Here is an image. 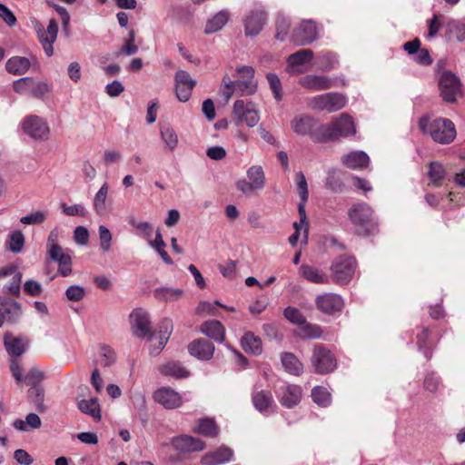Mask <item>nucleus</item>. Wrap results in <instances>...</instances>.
<instances>
[{
  "mask_svg": "<svg viewBox=\"0 0 465 465\" xmlns=\"http://www.w3.org/2000/svg\"><path fill=\"white\" fill-rule=\"evenodd\" d=\"M172 328L173 324L171 321L163 322L159 326V331L157 333H152L148 337L152 342H154L150 348V354L152 356H157L164 348L170 338Z\"/></svg>",
  "mask_w": 465,
  "mask_h": 465,
  "instance_id": "aec40b11",
  "label": "nucleus"
},
{
  "mask_svg": "<svg viewBox=\"0 0 465 465\" xmlns=\"http://www.w3.org/2000/svg\"><path fill=\"white\" fill-rule=\"evenodd\" d=\"M312 398L313 401L321 407H327L331 401V393L326 388L322 386H316L312 389Z\"/></svg>",
  "mask_w": 465,
  "mask_h": 465,
  "instance_id": "49530a36",
  "label": "nucleus"
},
{
  "mask_svg": "<svg viewBox=\"0 0 465 465\" xmlns=\"http://www.w3.org/2000/svg\"><path fill=\"white\" fill-rule=\"evenodd\" d=\"M7 249L13 253L22 252L25 245V236L20 231L12 232L6 241Z\"/></svg>",
  "mask_w": 465,
  "mask_h": 465,
  "instance_id": "a18cd8bd",
  "label": "nucleus"
},
{
  "mask_svg": "<svg viewBox=\"0 0 465 465\" xmlns=\"http://www.w3.org/2000/svg\"><path fill=\"white\" fill-rule=\"evenodd\" d=\"M326 186L333 192L341 190L342 183L340 179V173L338 171L333 170L329 172L326 180Z\"/></svg>",
  "mask_w": 465,
  "mask_h": 465,
  "instance_id": "052dcab7",
  "label": "nucleus"
},
{
  "mask_svg": "<svg viewBox=\"0 0 465 465\" xmlns=\"http://www.w3.org/2000/svg\"><path fill=\"white\" fill-rule=\"evenodd\" d=\"M241 345L246 352L253 355H259L262 351V341L252 332H247L241 340Z\"/></svg>",
  "mask_w": 465,
  "mask_h": 465,
  "instance_id": "72a5a7b5",
  "label": "nucleus"
},
{
  "mask_svg": "<svg viewBox=\"0 0 465 465\" xmlns=\"http://www.w3.org/2000/svg\"><path fill=\"white\" fill-rule=\"evenodd\" d=\"M22 128L28 136L35 140H47L50 133L46 121L37 115L27 116L22 124Z\"/></svg>",
  "mask_w": 465,
  "mask_h": 465,
  "instance_id": "9d476101",
  "label": "nucleus"
},
{
  "mask_svg": "<svg viewBox=\"0 0 465 465\" xmlns=\"http://www.w3.org/2000/svg\"><path fill=\"white\" fill-rule=\"evenodd\" d=\"M284 317L292 323L303 325L306 322V318L303 314L294 307H287L283 312Z\"/></svg>",
  "mask_w": 465,
  "mask_h": 465,
  "instance_id": "6e6d98bb",
  "label": "nucleus"
},
{
  "mask_svg": "<svg viewBox=\"0 0 465 465\" xmlns=\"http://www.w3.org/2000/svg\"><path fill=\"white\" fill-rule=\"evenodd\" d=\"M161 137L165 143L166 146L173 151L174 149V139L173 129L163 124H160Z\"/></svg>",
  "mask_w": 465,
  "mask_h": 465,
  "instance_id": "338daca9",
  "label": "nucleus"
},
{
  "mask_svg": "<svg viewBox=\"0 0 465 465\" xmlns=\"http://www.w3.org/2000/svg\"><path fill=\"white\" fill-rule=\"evenodd\" d=\"M419 127L423 134H429L439 143H449L456 137L454 124L449 119L438 118L430 121L424 116L419 121Z\"/></svg>",
  "mask_w": 465,
  "mask_h": 465,
  "instance_id": "f03ea898",
  "label": "nucleus"
},
{
  "mask_svg": "<svg viewBox=\"0 0 465 465\" xmlns=\"http://www.w3.org/2000/svg\"><path fill=\"white\" fill-rule=\"evenodd\" d=\"M317 34L315 23L304 20L294 29L291 39L296 45H307L317 38Z\"/></svg>",
  "mask_w": 465,
  "mask_h": 465,
  "instance_id": "dca6fc26",
  "label": "nucleus"
},
{
  "mask_svg": "<svg viewBox=\"0 0 465 465\" xmlns=\"http://www.w3.org/2000/svg\"><path fill=\"white\" fill-rule=\"evenodd\" d=\"M315 304L322 312L333 314L342 309L344 302L340 295L329 292L318 295L315 299Z\"/></svg>",
  "mask_w": 465,
  "mask_h": 465,
  "instance_id": "a211bd4d",
  "label": "nucleus"
},
{
  "mask_svg": "<svg viewBox=\"0 0 465 465\" xmlns=\"http://www.w3.org/2000/svg\"><path fill=\"white\" fill-rule=\"evenodd\" d=\"M32 77H22L13 83V89L19 94H30L32 91Z\"/></svg>",
  "mask_w": 465,
  "mask_h": 465,
  "instance_id": "603ef678",
  "label": "nucleus"
},
{
  "mask_svg": "<svg viewBox=\"0 0 465 465\" xmlns=\"http://www.w3.org/2000/svg\"><path fill=\"white\" fill-rule=\"evenodd\" d=\"M236 79L232 80L236 85V93L241 95H251L256 92L257 84L254 81V69L243 65L236 69Z\"/></svg>",
  "mask_w": 465,
  "mask_h": 465,
  "instance_id": "6e6552de",
  "label": "nucleus"
},
{
  "mask_svg": "<svg viewBox=\"0 0 465 465\" xmlns=\"http://www.w3.org/2000/svg\"><path fill=\"white\" fill-rule=\"evenodd\" d=\"M346 104V97L335 92L317 94L306 99V104L309 109L330 114L341 110L345 107Z\"/></svg>",
  "mask_w": 465,
  "mask_h": 465,
  "instance_id": "7ed1b4c3",
  "label": "nucleus"
},
{
  "mask_svg": "<svg viewBox=\"0 0 465 465\" xmlns=\"http://www.w3.org/2000/svg\"><path fill=\"white\" fill-rule=\"evenodd\" d=\"M234 93H236L235 83L232 82L227 74H225L220 87V94L223 98L224 102L227 103Z\"/></svg>",
  "mask_w": 465,
  "mask_h": 465,
  "instance_id": "09e8293b",
  "label": "nucleus"
},
{
  "mask_svg": "<svg viewBox=\"0 0 465 465\" xmlns=\"http://www.w3.org/2000/svg\"><path fill=\"white\" fill-rule=\"evenodd\" d=\"M117 356L115 351L108 345L102 344L99 348L98 362L102 367H110L116 361Z\"/></svg>",
  "mask_w": 465,
  "mask_h": 465,
  "instance_id": "37998d69",
  "label": "nucleus"
},
{
  "mask_svg": "<svg viewBox=\"0 0 465 465\" xmlns=\"http://www.w3.org/2000/svg\"><path fill=\"white\" fill-rule=\"evenodd\" d=\"M0 311L11 323L17 322L23 313L21 303L5 296H0Z\"/></svg>",
  "mask_w": 465,
  "mask_h": 465,
  "instance_id": "b1692460",
  "label": "nucleus"
},
{
  "mask_svg": "<svg viewBox=\"0 0 465 465\" xmlns=\"http://www.w3.org/2000/svg\"><path fill=\"white\" fill-rule=\"evenodd\" d=\"M314 54L311 49H302L287 58L286 72L291 75L304 73L307 69L304 65L313 59Z\"/></svg>",
  "mask_w": 465,
  "mask_h": 465,
  "instance_id": "4468645a",
  "label": "nucleus"
},
{
  "mask_svg": "<svg viewBox=\"0 0 465 465\" xmlns=\"http://www.w3.org/2000/svg\"><path fill=\"white\" fill-rule=\"evenodd\" d=\"M47 217V213L44 211H36L35 213H31L25 216H23L20 219V222L23 224L26 225H36L43 223Z\"/></svg>",
  "mask_w": 465,
  "mask_h": 465,
  "instance_id": "5fc2aeb1",
  "label": "nucleus"
},
{
  "mask_svg": "<svg viewBox=\"0 0 465 465\" xmlns=\"http://www.w3.org/2000/svg\"><path fill=\"white\" fill-rule=\"evenodd\" d=\"M51 91V85L45 81H35L33 78L32 91L30 95L41 99Z\"/></svg>",
  "mask_w": 465,
  "mask_h": 465,
  "instance_id": "864d4df0",
  "label": "nucleus"
},
{
  "mask_svg": "<svg viewBox=\"0 0 465 465\" xmlns=\"http://www.w3.org/2000/svg\"><path fill=\"white\" fill-rule=\"evenodd\" d=\"M31 62L24 56H13L6 61V71L14 75L25 74L30 68Z\"/></svg>",
  "mask_w": 465,
  "mask_h": 465,
  "instance_id": "2f4dec72",
  "label": "nucleus"
},
{
  "mask_svg": "<svg viewBox=\"0 0 465 465\" xmlns=\"http://www.w3.org/2000/svg\"><path fill=\"white\" fill-rule=\"evenodd\" d=\"M218 267L223 277L232 279L235 276L236 262L234 261L228 260Z\"/></svg>",
  "mask_w": 465,
  "mask_h": 465,
  "instance_id": "774afa93",
  "label": "nucleus"
},
{
  "mask_svg": "<svg viewBox=\"0 0 465 465\" xmlns=\"http://www.w3.org/2000/svg\"><path fill=\"white\" fill-rule=\"evenodd\" d=\"M45 379V373L34 367L28 371V372L25 374L23 381L26 382V384L32 386H39L40 382Z\"/></svg>",
  "mask_w": 465,
  "mask_h": 465,
  "instance_id": "bf43d9fd",
  "label": "nucleus"
},
{
  "mask_svg": "<svg viewBox=\"0 0 465 465\" xmlns=\"http://www.w3.org/2000/svg\"><path fill=\"white\" fill-rule=\"evenodd\" d=\"M21 282L22 273L15 272L10 282L3 287V292L18 297L20 295Z\"/></svg>",
  "mask_w": 465,
  "mask_h": 465,
  "instance_id": "8fccbe9b",
  "label": "nucleus"
},
{
  "mask_svg": "<svg viewBox=\"0 0 465 465\" xmlns=\"http://www.w3.org/2000/svg\"><path fill=\"white\" fill-rule=\"evenodd\" d=\"M229 17L227 10L219 11L206 22L204 33L209 35L220 31L227 24Z\"/></svg>",
  "mask_w": 465,
  "mask_h": 465,
  "instance_id": "473e14b6",
  "label": "nucleus"
},
{
  "mask_svg": "<svg viewBox=\"0 0 465 465\" xmlns=\"http://www.w3.org/2000/svg\"><path fill=\"white\" fill-rule=\"evenodd\" d=\"M267 80L270 84V88L273 94L274 98L277 101H281L282 99V83L280 81V78L277 74L273 73L267 74Z\"/></svg>",
  "mask_w": 465,
  "mask_h": 465,
  "instance_id": "13d9d810",
  "label": "nucleus"
},
{
  "mask_svg": "<svg viewBox=\"0 0 465 465\" xmlns=\"http://www.w3.org/2000/svg\"><path fill=\"white\" fill-rule=\"evenodd\" d=\"M314 371L319 374H325L336 368V359L331 352L323 347H316L311 359Z\"/></svg>",
  "mask_w": 465,
  "mask_h": 465,
  "instance_id": "f8f14e48",
  "label": "nucleus"
},
{
  "mask_svg": "<svg viewBox=\"0 0 465 465\" xmlns=\"http://www.w3.org/2000/svg\"><path fill=\"white\" fill-rule=\"evenodd\" d=\"M275 393L280 403L288 409L298 405L302 397V388L295 384H283L276 390Z\"/></svg>",
  "mask_w": 465,
  "mask_h": 465,
  "instance_id": "2eb2a0df",
  "label": "nucleus"
},
{
  "mask_svg": "<svg viewBox=\"0 0 465 465\" xmlns=\"http://www.w3.org/2000/svg\"><path fill=\"white\" fill-rule=\"evenodd\" d=\"M232 114L239 123L244 122L249 127H254L260 121V114L254 104L243 100H236Z\"/></svg>",
  "mask_w": 465,
  "mask_h": 465,
  "instance_id": "1a4fd4ad",
  "label": "nucleus"
},
{
  "mask_svg": "<svg viewBox=\"0 0 465 465\" xmlns=\"http://www.w3.org/2000/svg\"><path fill=\"white\" fill-rule=\"evenodd\" d=\"M348 215L351 223L365 233H371L377 226L372 209L364 203L350 208Z\"/></svg>",
  "mask_w": 465,
  "mask_h": 465,
  "instance_id": "20e7f679",
  "label": "nucleus"
},
{
  "mask_svg": "<svg viewBox=\"0 0 465 465\" xmlns=\"http://www.w3.org/2000/svg\"><path fill=\"white\" fill-rule=\"evenodd\" d=\"M195 85L196 81L187 72L176 71V98L180 102L185 103L190 99Z\"/></svg>",
  "mask_w": 465,
  "mask_h": 465,
  "instance_id": "6ab92c4d",
  "label": "nucleus"
},
{
  "mask_svg": "<svg viewBox=\"0 0 465 465\" xmlns=\"http://www.w3.org/2000/svg\"><path fill=\"white\" fill-rule=\"evenodd\" d=\"M51 260L58 263V272L62 276H68L72 272V259L71 256L63 252L62 248L54 252H47Z\"/></svg>",
  "mask_w": 465,
  "mask_h": 465,
  "instance_id": "7c9ffc66",
  "label": "nucleus"
},
{
  "mask_svg": "<svg viewBox=\"0 0 465 465\" xmlns=\"http://www.w3.org/2000/svg\"><path fill=\"white\" fill-rule=\"evenodd\" d=\"M356 261L347 255L337 257L331 263V272L333 282L338 284L348 283L354 276Z\"/></svg>",
  "mask_w": 465,
  "mask_h": 465,
  "instance_id": "423d86ee",
  "label": "nucleus"
},
{
  "mask_svg": "<svg viewBox=\"0 0 465 465\" xmlns=\"http://www.w3.org/2000/svg\"><path fill=\"white\" fill-rule=\"evenodd\" d=\"M276 28L277 32L275 37L280 41L285 40L290 28L289 20L282 16L278 17L276 22Z\"/></svg>",
  "mask_w": 465,
  "mask_h": 465,
  "instance_id": "e2e57ef3",
  "label": "nucleus"
},
{
  "mask_svg": "<svg viewBox=\"0 0 465 465\" xmlns=\"http://www.w3.org/2000/svg\"><path fill=\"white\" fill-rule=\"evenodd\" d=\"M205 443L200 439L188 435L176 437V451L181 453H190L203 450Z\"/></svg>",
  "mask_w": 465,
  "mask_h": 465,
  "instance_id": "bb28decb",
  "label": "nucleus"
},
{
  "mask_svg": "<svg viewBox=\"0 0 465 465\" xmlns=\"http://www.w3.org/2000/svg\"><path fill=\"white\" fill-rule=\"evenodd\" d=\"M232 456L233 450L231 448L222 446L203 455L201 462L203 465H221L229 462L232 459Z\"/></svg>",
  "mask_w": 465,
  "mask_h": 465,
  "instance_id": "a878e982",
  "label": "nucleus"
},
{
  "mask_svg": "<svg viewBox=\"0 0 465 465\" xmlns=\"http://www.w3.org/2000/svg\"><path fill=\"white\" fill-rule=\"evenodd\" d=\"M201 331L210 339L220 343L224 341L225 329L223 325L216 320L206 321L201 325Z\"/></svg>",
  "mask_w": 465,
  "mask_h": 465,
  "instance_id": "cd10ccee",
  "label": "nucleus"
},
{
  "mask_svg": "<svg viewBox=\"0 0 465 465\" xmlns=\"http://www.w3.org/2000/svg\"><path fill=\"white\" fill-rule=\"evenodd\" d=\"M252 399L254 408L264 415H269L271 412H273L276 408L271 391L263 390L254 391Z\"/></svg>",
  "mask_w": 465,
  "mask_h": 465,
  "instance_id": "393cba45",
  "label": "nucleus"
},
{
  "mask_svg": "<svg viewBox=\"0 0 465 465\" xmlns=\"http://www.w3.org/2000/svg\"><path fill=\"white\" fill-rule=\"evenodd\" d=\"M338 60L331 52H321L317 56L316 68L322 72H329L336 67Z\"/></svg>",
  "mask_w": 465,
  "mask_h": 465,
  "instance_id": "4c0bfd02",
  "label": "nucleus"
},
{
  "mask_svg": "<svg viewBox=\"0 0 465 465\" xmlns=\"http://www.w3.org/2000/svg\"><path fill=\"white\" fill-rule=\"evenodd\" d=\"M439 87L440 96L447 103H454L461 93V84L459 77L450 71L442 73Z\"/></svg>",
  "mask_w": 465,
  "mask_h": 465,
  "instance_id": "0eeeda50",
  "label": "nucleus"
},
{
  "mask_svg": "<svg viewBox=\"0 0 465 465\" xmlns=\"http://www.w3.org/2000/svg\"><path fill=\"white\" fill-rule=\"evenodd\" d=\"M247 179L236 182V188L245 195L262 191L265 186V173L261 165H252L246 171Z\"/></svg>",
  "mask_w": 465,
  "mask_h": 465,
  "instance_id": "39448f33",
  "label": "nucleus"
},
{
  "mask_svg": "<svg viewBox=\"0 0 465 465\" xmlns=\"http://www.w3.org/2000/svg\"><path fill=\"white\" fill-rule=\"evenodd\" d=\"M341 162L350 169H362L368 166L370 158L362 151H354L343 155Z\"/></svg>",
  "mask_w": 465,
  "mask_h": 465,
  "instance_id": "c85d7f7f",
  "label": "nucleus"
},
{
  "mask_svg": "<svg viewBox=\"0 0 465 465\" xmlns=\"http://www.w3.org/2000/svg\"><path fill=\"white\" fill-rule=\"evenodd\" d=\"M355 133L356 129L352 118L347 114H341L331 123L320 125L315 134V140L319 142L332 141L341 137L354 135Z\"/></svg>",
  "mask_w": 465,
  "mask_h": 465,
  "instance_id": "f257e3e1",
  "label": "nucleus"
},
{
  "mask_svg": "<svg viewBox=\"0 0 465 465\" xmlns=\"http://www.w3.org/2000/svg\"><path fill=\"white\" fill-rule=\"evenodd\" d=\"M300 273L306 280L318 284H323L328 282V277L319 271L317 268L302 264L300 267Z\"/></svg>",
  "mask_w": 465,
  "mask_h": 465,
  "instance_id": "f704fd0d",
  "label": "nucleus"
},
{
  "mask_svg": "<svg viewBox=\"0 0 465 465\" xmlns=\"http://www.w3.org/2000/svg\"><path fill=\"white\" fill-rule=\"evenodd\" d=\"M428 175L433 184L439 185L445 177L444 167L439 162H432L429 165Z\"/></svg>",
  "mask_w": 465,
  "mask_h": 465,
  "instance_id": "de8ad7c7",
  "label": "nucleus"
},
{
  "mask_svg": "<svg viewBox=\"0 0 465 465\" xmlns=\"http://www.w3.org/2000/svg\"><path fill=\"white\" fill-rule=\"evenodd\" d=\"M109 186L107 183H104L98 192L95 193L94 198V208L97 214L103 215L106 211V197L108 193Z\"/></svg>",
  "mask_w": 465,
  "mask_h": 465,
  "instance_id": "79ce46f5",
  "label": "nucleus"
},
{
  "mask_svg": "<svg viewBox=\"0 0 465 465\" xmlns=\"http://www.w3.org/2000/svg\"><path fill=\"white\" fill-rule=\"evenodd\" d=\"M4 345L10 359H17L27 351L29 340L25 336H15L6 332L4 335Z\"/></svg>",
  "mask_w": 465,
  "mask_h": 465,
  "instance_id": "f3484780",
  "label": "nucleus"
},
{
  "mask_svg": "<svg viewBox=\"0 0 465 465\" xmlns=\"http://www.w3.org/2000/svg\"><path fill=\"white\" fill-rule=\"evenodd\" d=\"M35 29L45 54L47 56H51L54 53L53 44L54 43V41L47 39V35L43 25H37L35 26Z\"/></svg>",
  "mask_w": 465,
  "mask_h": 465,
  "instance_id": "4d7b16f0",
  "label": "nucleus"
},
{
  "mask_svg": "<svg viewBox=\"0 0 465 465\" xmlns=\"http://www.w3.org/2000/svg\"><path fill=\"white\" fill-rule=\"evenodd\" d=\"M447 34L458 42L465 41V23L460 20H450L446 25Z\"/></svg>",
  "mask_w": 465,
  "mask_h": 465,
  "instance_id": "ea45409f",
  "label": "nucleus"
},
{
  "mask_svg": "<svg viewBox=\"0 0 465 465\" xmlns=\"http://www.w3.org/2000/svg\"><path fill=\"white\" fill-rule=\"evenodd\" d=\"M28 396L32 402L35 404L37 411L40 412H45L47 408L44 403L45 400V389L39 386H32L28 390Z\"/></svg>",
  "mask_w": 465,
  "mask_h": 465,
  "instance_id": "a19ab883",
  "label": "nucleus"
},
{
  "mask_svg": "<svg viewBox=\"0 0 465 465\" xmlns=\"http://www.w3.org/2000/svg\"><path fill=\"white\" fill-rule=\"evenodd\" d=\"M66 298L72 302H79L85 296V290L80 285H72L65 291Z\"/></svg>",
  "mask_w": 465,
  "mask_h": 465,
  "instance_id": "680f3d73",
  "label": "nucleus"
},
{
  "mask_svg": "<svg viewBox=\"0 0 465 465\" xmlns=\"http://www.w3.org/2000/svg\"><path fill=\"white\" fill-rule=\"evenodd\" d=\"M266 22V14L262 10H252L246 15L243 24L247 36L257 35Z\"/></svg>",
  "mask_w": 465,
  "mask_h": 465,
  "instance_id": "412c9836",
  "label": "nucleus"
},
{
  "mask_svg": "<svg viewBox=\"0 0 465 465\" xmlns=\"http://www.w3.org/2000/svg\"><path fill=\"white\" fill-rule=\"evenodd\" d=\"M189 353L201 361H209L214 353V345L205 340L197 339L188 345Z\"/></svg>",
  "mask_w": 465,
  "mask_h": 465,
  "instance_id": "5701e85b",
  "label": "nucleus"
},
{
  "mask_svg": "<svg viewBox=\"0 0 465 465\" xmlns=\"http://www.w3.org/2000/svg\"><path fill=\"white\" fill-rule=\"evenodd\" d=\"M197 432L200 434L205 436L213 438L217 436L219 430L215 423V421L212 419H202L199 421L198 427H197Z\"/></svg>",
  "mask_w": 465,
  "mask_h": 465,
  "instance_id": "c03bdc74",
  "label": "nucleus"
},
{
  "mask_svg": "<svg viewBox=\"0 0 465 465\" xmlns=\"http://www.w3.org/2000/svg\"><path fill=\"white\" fill-rule=\"evenodd\" d=\"M281 360L283 368L289 373L300 375L302 372V364L294 354L284 352L282 354Z\"/></svg>",
  "mask_w": 465,
  "mask_h": 465,
  "instance_id": "c9c22d12",
  "label": "nucleus"
},
{
  "mask_svg": "<svg viewBox=\"0 0 465 465\" xmlns=\"http://www.w3.org/2000/svg\"><path fill=\"white\" fill-rule=\"evenodd\" d=\"M130 324L133 334L139 339L148 338L152 334L149 314L141 308L131 312Z\"/></svg>",
  "mask_w": 465,
  "mask_h": 465,
  "instance_id": "9b49d317",
  "label": "nucleus"
},
{
  "mask_svg": "<svg viewBox=\"0 0 465 465\" xmlns=\"http://www.w3.org/2000/svg\"><path fill=\"white\" fill-rule=\"evenodd\" d=\"M296 182L298 193L300 195L301 200L308 201L309 192L307 181L305 179L304 174L302 172L296 173Z\"/></svg>",
  "mask_w": 465,
  "mask_h": 465,
  "instance_id": "0e129e2a",
  "label": "nucleus"
},
{
  "mask_svg": "<svg viewBox=\"0 0 465 465\" xmlns=\"http://www.w3.org/2000/svg\"><path fill=\"white\" fill-rule=\"evenodd\" d=\"M98 233L101 251L108 252L112 247L113 235L111 232L104 225H100L98 227Z\"/></svg>",
  "mask_w": 465,
  "mask_h": 465,
  "instance_id": "3c124183",
  "label": "nucleus"
},
{
  "mask_svg": "<svg viewBox=\"0 0 465 465\" xmlns=\"http://www.w3.org/2000/svg\"><path fill=\"white\" fill-rule=\"evenodd\" d=\"M78 408L83 413L90 415L94 420L101 419L100 405L95 398L80 401Z\"/></svg>",
  "mask_w": 465,
  "mask_h": 465,
  "instance_id": "e433bc0d",
  "label": "nucleus"
},
{
  "mask_svg": "<svg viewBox=\"0 0 465 465\" xmlns=\"http://www.w3.org/2000/svg\"><path fill=\"white\" fill-rule=\"evenodd\" d=\"M153 401L166 410L174 409V390L169 386H162L153 393Z\"/></svg>",
  "mask_w": 465,
  "mask_h": 465,
  "instance_id": "c756f323",
  "label": "nucleus"
},
{
  "mask_svg": "<svg viewBox=\"0 0 465 465\" xmlns=\"http://www.w3.org/2000/svg\"><path fill=\"white\" fill-rule=\"evenodd\" d=\"M298 84L308 91L319 92L331 89L335 85V81L327 75L308 74L300 77Z\"/></svg>",
  "mask_w": 465,
  "mask_h": 465,
  "instance_id": "ddd939ff",
  "label": "nucleus"
},
{
  "mask_svg": "<svg viewBox=\"0 0 465 465\" xmlns=\"http://www.w3.org/2000/svg\"><path fill=\"white\" fill-rule=\"evenodd\" d=\"M316 124L314 117L307 114H301L291 121L292 130L299 135H312L315 139V134H312V130Z\"/></svg>",
  "mask_w": 465,
  "mask_h": 465,
  "instance_id": "4be33fe9",
  "label": "nucleus"
},
{
  "mask_svg": "<svg viewBox=\"0 0 465 465\" xmlns=\"http://www.w3.org/2000/svg\"><path fill=\"white\" fill-rule=\"evenodd\" d=\"M41 419L35 413H29L26 415L25 420H15L13 423V426L22 431H26L29 430H35L41 427Z\"/></svg>",
  "mask_w": 465,
  "mask_h": 465,
  "instance_id": "58836bf2",
  "label": "nucleus"
},
{
  "mask_svg": "<svg viewBox=\"0 0 465 465\" xmlns=\"http://www.w3.org/2000/svg\"><path fill=\"white\" fill-rule=\"evenodd\" d=\"M301 332L302 336L307 339H318L322 334L321 327L315 324H305Z\"/></svg>",
  "mask_w": 465,
  "mask_h": 465,
  "instance_id": "69168bd1",
  "label": "nucleus"
}]
</instances>
